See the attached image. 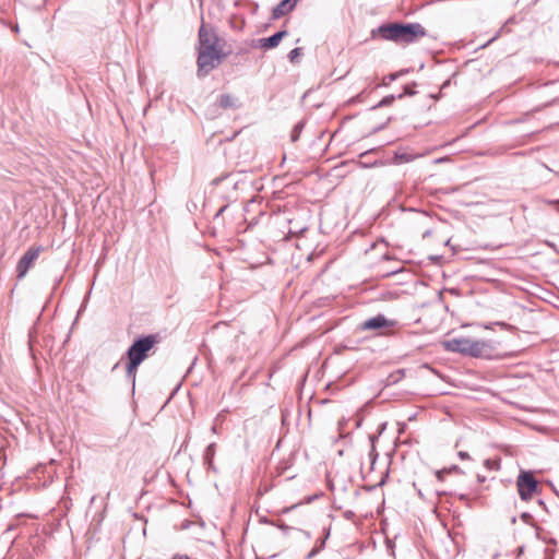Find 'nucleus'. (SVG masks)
I'll return each instance as SVG.
<instances>
[{
	"instance_id": "f257e3e1",
	"label": "nucleus",
	"mask_w": 559,
	"mask_h": 559,
	"mask_svg": "<svg viewBox=\"0 0 559 559\" xmlns=\"http://www.w3.org/2000/svg\"><path fill=\"white\" fill-rule=\"evenodd\" d=\"M427 35L426 28L417 22H388L371 31V37H381L383 40L396 45H411L417 43Z\"/></svg>"
},
{
	"instance_id": "f03ea898",
	"label": "nucleus",
	"mask_w": 559,
	"mask_h": 559,
	"mask_svg": "<svg viewBox=\"0 0 559 559\" xmlns=\"http://www.w3.org/2000/svg\"><path fill=\"white\" fill-rule=\"evenodd\" d=\"M158 341L157 334L141 335L134 338L126 352L127 358L141 365L148 357V352Z\"/></svg>"
},
{
	"instance_id": "7ed1b4c3",
	"label": "nucleus",
	"mask_w": 559,
	"mask_h": 559,
	"mask_svg": "<svg viewBox=\"0 0 559 559\" xmlns=\"http://www.w3.org/2000/svg\"><path fill=\"white\" fill-rule=\"evenodd\" d=\"M516 488L521 500L528 501L539 490V484L533 471L522 469L516 477Z\"/></svg>"
},
{
	"instance_id": "20e7f679",
	"label": "nucleus",
	"mask_w": 559,
	"mask_h": 559,
	"mask_svg": "<svg viewBox=\"0 0 559 559\" xmlns=\"http://www.w3.org/2000/svg\"><path fill=\"white\" fill-rule=\"evenodd\" d=\"M227 56L228 53L211 55L207 52H198V78H205L212 70L216 69L227 58Z\"/></svg>"
},
{
	"instance_id": "39448f33",
	"label": "nucleus",
	"mask_w": 559,
	"mask_h": 559,
	"mask_svg": "<svg viewBox=\"0 0 559 559\" xmlns=\"http://www.w3.org/2000/svg\"><path fill=\"white\" fill-rule=\"evenodd\" d=\"M468 348L469 357L484 358L489 360L497 359L500 357L495 353L496 348L493 344L489 341L471 340Z\"/></svg>"
},
{
	"instance_id": "423d86ee",
	"label": "nucleus",
	"mask_w": 559,
	"mask_h": 559,
	"mask_svg": "<svg viewBox=\"0 0 559 559\" xmlns=\"http://www.w3.org/2000/svg\"><path fill=\"white\" fill-rule=\"evenodd\" d=\"M395 321L388 319L384 314L379 313L361 322L358 326L359 331H382L391 329L395 325Z\"/></svg>"
},
{
	"instance_id": "0eeeda50",
	"label": "nucleus",
	"mask_w": 559,
	"mask_h": 559,
	"mask_svg": "<svg viewBox=\"0 0 559 559\" xmlns=\"http://www.w3.org/2000/svg\"><path fill=\"white\" fill-rule=\"evenodd\" d=\"M41 247H32L25 251L16 265L17 277L22 278L26 275L34 261L39 257Z\"/></svg>"
},
{
	"instance_id": "6e6552de",
	"label": "nucleus",
	"mask_w": 559,
	"mask_h": 559,
	"mask_svg": "<svg viewBox=\"0 0 559 559\" xmlns=\"http://www.w3.org/2000/svg\"><path fill=\"white\" fill-rule=\"evenodd\" d=\"M471 338L455 337L443 342L447 350L468 356Z\"/></svg>"
},
{
	"instance_id": "1a4fd4ad",
	"label": "nucleus",
	"mask_w": 559,
	"mask_h": 559,
	"mask_svg": "<svg viewBox=\"0 0 559 559\" xmlns=\"http://www.w3.org/2000/svg\"><path fill=\"white\" fill-rule=\"evenodd\" d=\"M288 35L286 29L278 31L269 37L258 39V47L263 49H273L278 46L281 40Z\"/></svg>"
},
{
	"instance_id": "9d476101",
	"label": "nucleus",
	"mask_w": 559,
	"mask_h": 559,
	"mask_svg": "<svg viewBox=\"0 0 559 559\" xmlns=\"http://www.w3.org/2000/svg\"><path fill=\"white\" fill-rule=\"evenodd\" d=\"M199 46H206L211 44H218L219 38L215 31L211 27H207L205 24H202L199 29Z\"/></svg>"
},
{
	"instance_id": "9b49d317",
	"label": "nucleus",
	"mask_w": 559,
	"mask_h": 559,
	"mask_svg": "<svg viewBox=\"0 0 559 559\" xmlns=\"http://www.w3.org/2000/svg\"><path fill=\"white\" fill-rule=\"evenodd\" d=\"M217 105L223 109H239L241 107V103L239 98L231 96L229 94H222L217 98Z\"/></svg>"
},
{
	"instance_id": "f8f14e48",
	"label": "nucleus",
	"mask_w": 559,
	"mask_h": 559,
	"mask_svg": "<svg viewBox=\"0 0 559 559\" xmlns=\"http://www.w3.org/2000/svg\"><path fill=\"white\" fill-rule=\"evenodd\" d=\"M296 7L294 0H282L272 12L273 19H280L286 13L290 12Z\"/></svg>"
},
{
	"instance_id": "ddd939ff",
	"label": "nucleus",
	"mask_w": 559,
	"mask_h": 559,
	"mask_svg": "<svg viewBox=\"0 0 559 559\" xmlns=\"http://www.w3.org/2000/svg\"><path fill=\"white\" fill-rule=\"evenodd\" d=\"M198 52H207L211 55H222L228 53L229 51H224L223 47L218 44H211L206 46H198Z\"/></svg>"
},
{
	"instance_id": "4468645a",
	"label": "nucleus",
	"mask_w": 559,
	"mask_h": 559,
	"mask_svg": "<svg viewBox=\"0 0 559 559\" xmlns=\"http://www.w3.org/2000/svg\"><path fill=\"white\" fill-rule=\"evenodd\" d=\"M216 451V444L210 443L203 453V462L207 466V468H213V459Z\"/></svg>"
},
{
	"instance_id": "2eb2a0df",
	"label": "nucleus",
	"mask_w": 559,
	"mask_h": 559,
	"mask_svg": "<svg viewBox=\"0 0 559 559\" xmlns=\"http://www.w3.org/2000/svg\"><path fill=\"white\" fill-rule=\"evenodd\" d=\"M140 364L128 359L127 366H126V377L128 380L132 382V384H135V378H136V370L139 368Z\"/></svg>"
},
{
	"instance_id": "dca6fc26",
	"label": "nucleus",
	"mask_w": 559,
	"mask_h": 559,
	"mask_svg": "<svg viewBox=\"0 0 559 559\" xmlns=\"http://www.w3.org/2000/svg\"><path fill=\"white\" fill-rule=\"evenodd\" d=\"M405 376V370L404 369H397L393 372H391L384 380V385L385 386H390V385H393V384H396L399 383Z\"/></svg>"
},
{
	"instance_id": "f3484780",
	"label": "nucleus",
	"mask_w": 559,
	"mask_h": 559,
	"mask_svg": "<svg viewBox=\"0 0 559 559\" xmlns=\"http://www.w3.org/2000/svg\"><path fill=\"white\" fill-rule=\"evenodd\" d=\"M392 160H393V164L400 165V164H404V163H408V162L413 160V156L405 152H403V153L395 152Z\"/></svg>"
},
{
	"instance_id": "a211bd4d",
	"label": "nucleus",
	"mask_w": 559,
	"mask_h": 559,
	"mask_svg": "<svg viewBox=\"0 0 559 559\" xmlns=\"http://www.w3.org/2000/svg\"><path fill=\"white\" fill-rule=\"evenodd\" d=\"M405 73H408V70L405 69V70H400L397 72H394V73H390L388 75H385L382 80V85L384 86H388L391 82L397 80L399 78H401L402 75H404Z\"/></svg>"
},
{
	"instance_id": "6ab92c4d",
	"label": "nucleus",
	"mask_w": 559,
	"mask_h": 559,
	"mask_svg": "<svg viewBox=\"0 0 559 559\" xmlns=\"http://www.w3.org/2000/svg\"><path fill=\"white\" fill-rule=\"evenodd\" d=\"M395 99H399V98H397V95H394V94L384 96L378 104H376L374 106L371 107V110H374V109H378V108H381V107L390 106V105L393 104V102Z\"/></svg>"
},
{
	"instance_id": "aec40b11",
	"label": "nucleus",
	"mask_w": 559,
	"mask_h": 559,
	"mask_svg": "<svg viewBox=\"0 0 559 559\" xmlns=\"http://www.w3.org/2000/svg\"><path fill=\"white\" fill-rule=\"evenodd\" d=\"M305 124H306V122L304 120H301V121L297 122L294 126V128H293V130L290 132V140H292V142H297L298 141V139H299V136H300V134H301V132H302V130L305 128Z\"/></svg>"
},
{
	"instance_id": "412c9836",
	"label": "nucleus",
	"mask_w": 559,
	"mask_h": 559,
	"mask_svg": "<svg viewBox=\"0 0 559 559\" xmlns=\"http://www.w3.org/2000/svg\"><path fill=\"white\" fill-rule=\"evenodd\" d=\"M452 471L461 472V468L457 465H453L449 469L444 468V469H441V471H437L436 472V476H437L438 480L442 481L444 479V475L450 473V472H452Z\"/></svg>"
},
{
	"instance_id": "4be33fe9",
	"label": "nucleus",
	"mask_w": 559,
	"mask_h": 559,
	"mask_svg": "<svg viewBox=\"0 0 559 559\" xmlns=\"http://www.w3.org/2000/svg\"><path fill=\"white\" fill-rule=\"evenodd\" d=\"M415 86H416V83H413L412 85H405L404 86V92L399 94L397 95V98L401 99L403 98L405 95L407 96H413L416 94V91H415Z\"/></svg>"
},
{
	"instance_id": "5701e85b",
	"label": "nucleus",
	"mask_w": 559,
	"mask_h": 559,
	"mask_svg": "<svg viewBox=\"0 0 559 559\" xmlns=\"http://www.w3.org/2000/svg\"><path fill=\"white\" fill-rule=\"evenodd\" d=\"M301 56V48L297 47L289 51L288 59L290 62H296L297 59Z\"/></svg>"
},
{
	"instance_id": "b1692460",
	"label": "nucleus",
	"mask_w": 559,
	"mask_h": 559,
	"mask_svg": "<svg viewBox=\"0 0 559 559\" xmlns=\"http://www.w3.org/2000/svg\"><path fill=\"white\" fill-rule=\"evenodd\" d=\"M520 519H521L525 524L534 525V523H533V515H532L530 512H523V513L520 515Z\"/></svg>"
},
{
	"instance_id": "393cba45",
	"label": "nucleus",
	"mask_w": 559,
	"mask_h": 559,
	"mask_svg": "<svg viewBox=\"0 0 559 559\" xmlns=\"http://www.w3.org/2000/svg\"><path fill=\"white\" fill-rule=\"evenodd\" d=\"M329 536H330V532L326 531L325 536L323 538L317 539L314 547L320 548V551H321L325 547V540H326V538H329Z\"/></svg>"
},
{
	"instance_id": "a878e982",
	"label": "nucleus",
	"mask_w": 559,
	"mask_h": 559,
	"mask_svg": "<svg viewBox=\"0 0 559 559\" xmlns=\"http://www.w3.org/2000/svg\"><path fill=\"white\" fill-rule=\"evenodd\" d=\"M229 177H230V175L216 177L215 179H213L212 185L213 186H218L223 180H225V179H227Z\"/></svg>"
},
{
	"instance_id": "bb28decb",
	"label": "nucleus",
	"mask_w": 559,
	"mask_h": 559,
	"mask_svg": "<svg viewBox=\"0 0 559 559\" xmlns=\"http://www.w3.org/2000/svg\"><path fill=\"white\" fill-rule=\"evenodd\" d=\"M492 325H499L501 328L507 329L509 325L504 322H493L490 325H485V329H491Z\"/></svg>"
},
{
	"instance_id": "cd10ccee",
	"label": "nucleus",
	"mask_w": 559,
	"mask_h": 559,
	"mask_svg": "<svg viewBox=\"0 0 559 559\" xmlns=\"http://www.w3.org/2000/svg\"><path fill=\"white\" fill-rule=\"evenodd\" d=\"M319 552H320V548H316V547H314V548H313V549L308 554L307 559H310V558L314 557V556H316L317 554H319Z\"/></svg>"
},
{
	"instance_id": "c85d7f7f",
	"label": "nucleus",
	"mask_w": 559,
	"mask_h": 559,
	"mask_svg": "<svg viewBox=\"0 0 559 559\" xmlns=\"http://www.w3.org/2000/svg\"><path fill=\"white\" fill-rule=\"evenodd\" d=\"M457 455L461 460L469 459V454L466 451H460Z\"/></svg>"
},
{
	"instance_id": "c756f323",
	"label": "nucleus",
	"mask_w": 559,
	"mask_h": 559,
	"mask_svg": "<svg viewBox=\"0 0 559 559\" xmlns=\"http://www.w3.org/2000/svg\"><path fill=\"white\" fill-rule=\"evenodd\" d=\"M547 204L555 205L557 210L559 211V200H547Z\"/></svg>"
},
{
	"instance_id": "7c9ffc66",
	"label": "nucleus",
	"mask_w": 559,
	"mask_h": 559,
	"mask_svg": "<svg viewBox=\"0 0 559 559\" xmlns=\"http://www.w3.org/2000/svg\"><path fill=\"white\" fill-rule=\"evenodd\" d=\"M389 121H390V119H388V121H386L385 123H383V124H381V126H379V127L374 128V129H373V132H378V131L382 130V129L386 126V123H388Z\"/></svg>"
},
{
	"instance_id": "2f4dec72",
	"label": "nucleus",
	"mask_w": 559,
	"mask_h": 559,
	"mask_svg": "<svg viewBox=\"0 0 559 559\" xmlns=\"http://www.w3.org/2000/svg\"><path fill=\"white\" fill-rule=\"evenodd\" d=\"M345 516H346V519H350L352 516H354V512H352V511H347V512L345 513Z\"/></svg>"
},
{
	"instance_id": "473e14b6",
	"label": "nucleus",
	"mask_w": 559,
	"mask_h": 559,
	"mask_svg": "<svg viewBox=\"0 0 559 559\" xmlns=\"http://www.w3.org/2000/svg\"><path fill=\"white\" fill-rule=\"evenodd\" d=\"M449 84H450V80L445 81V82L442 84L441 88H445L447 86H449Z\"/></svg>"
},
{
	"instance_id": "72a5a7b5",
	"label": "nucleus",
	"mask_w": 559,
	"mask_h": 559,
	"mask_svg": "<svg viewBox=\"0 0 559 559\" xmlns=\"http://www.w3.org/2000/svg\"><path fill=\"white\" fill-rule=\"evenodd\" d=\"M226 207V205L222 206L221 210L217 212L216 216H218L223 211H225Z\"/></svg>"
},
{
	"instance_id": "f704fd0d",
	"label": "nucleus",
	"mask_w": 559,
	"mask_h": 559,
	"mask_svg": "<svg viewBox=\"0 0 559 559\" xmlns=\"http://www.w3.org/2000/svg\"><path fill=\"white\" fill-rule=\"evenodd\" d=\"M385 426H386L385 424H382V425H381L380 432H382V431L385 429Z\"/></svg>"
},
{
	"instance_id": "c9c22d12",
	"label": "nucleus",
	"mask_w": 559,
	"mask_h": 559,
	"mask_svg": "<svg viewBox=\"0 0 559 559\" xmlns=\"http://www.w3.org/2000/svg\"><path fill=\"white\" fill-rule=\"evenodd\" d=\"M12 29H13L14 32H19V25H15Z\"/></svg>"
},
{
	"instance_id": "e433bc0d",
	"label": "nucleus",
	"mask_w": 559,
	"mask_h": 559,
	"mask_svg": "<svg viewBox=\"0 0 559 559\" xmlns=\"http://www.w3.org/2000/svg\"><path fill=\"white\" fill-rule=\"evenodd\" d=\"M538 503H539V506L545 507V503H544V501H543V500H538Z\"/></svg>"
},
{
	"instance_id": "4c0bfd02",
	"label": "nucleus",
	"mask_w": 559,
	"mask_h": 559,
	"mask_svg": "<svg viewBox=\"0 0 559 559\" xmlns=\"http://www.w3.org/2000/svg\"><path fill=\"white\" fill-rule=\"evenodd\" d=\"M511 522H512V523H515V522H516V518H515V516H513V518L511 519Z\"/></svg>"
},
{
	"instance_id": "58836bf2",
	"label": "nucleus",
	"mask_w": 559,
	"mask_h": 559,
	"mask_svg": "<svg viewBox=\"0 0 559 559\" xmlns=\"http://www.w3.org/2000/svg\"><path fill=\"white\" fill-rule=\"evenodd\" d=\"M485 477L478 476V480L484 481Z\"/></svg>"
},
{
	"instance_id": "ea45409f",
	"label": "nucleus",
	"mask_w": 559,
	"mask_h": 559,
	"mask_svg": "<svg viewBox=\"0 0 559 559\" xmlns=\"http://www.w3.org/2000/svg\"><path fill=\"white\" fill-rule=\"evenodd\" d=\"M548 559H552V557L550 556Z\"/></svg>"
},
{
	"instance_id": "a19ab883",
	"label": "nucleus",
	"mask_w": 559,
	"mask_h": 559,
	"mask_svg": "<svg viewBox=\"0 0 559 559\" xmlns=\"http://www.w3.org/2000/svg\"><path fill=\"white\" fill-rule=\"evenodd\" d=\"M294 1H295V3H297V0H294Z\"/></svg>"
}]
</instances>
